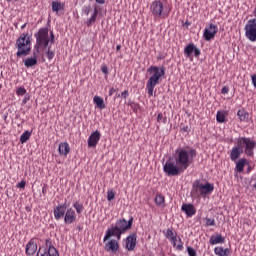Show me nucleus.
<instances>
[{
  "mask_svg": "<svg viewBox=\"0 0 256 256\" xmlns=\"http://www.w3.org/2000/svg\"><path fill=\"white\" fill-rule=\"evenodd\" d=\"M195 157H197V150L190 148L188 151L185 148H180L176 150L174 156L175 162H171V160L166 161L163 166V171L168 177H177L181 175V173H185Z\"/></svg>",
  "mask_w": 256,
  "mask_h": 256,
  "instance_id": "nucleus-1",
  "label": "nucleus"
},
{
  "mask_svg": "<svg viewBox=\"0 0 256 256\" xmlns=\"http://www.w3.org/2000/svg\"><path fill=\"white\" fill-rule=\"evenodd\" d=\"M131 227H133V218H131L129 221L125 219L116 221L115 225L111 226V228L106 231V234L103 238V243H107L110 237H115L118 241H121V236L123 233L129 231Z\"/></svg>",
  "mask_w": 256,
  "mask_h": 256,
  "instance_id": "nucleus-2",
  "label": "nucleus"
},
{
  "mask_svg": "<svg viewBox=\"0 0 256 256\" xmlns=\"http://www.w3.org/2000/svg\"><path fill=\"white\" fill-rule=\"evenodd\" d=\"M147 73H149L150 77L146 83V89L149 97H153L155 87H157V85L163 81V77H165V67L159 68V66H150L147 69Z\"/></svg>",
  "mask_w": 256,
  "mask_h": 256,
  "instance_id": "nucleus-3",
  "label": "nucleus"
},
{
  "mask_svg": "<svg viewBox=\"0 0 256 256\" xmlns=\"http://www.w3.org/2000/svg\"><path fill=\"white\" fill-rule=\"evenodd\" d=\"M35 37H36L35 49L37 53H39V51H45L47 47L52 45L55 39L53 32H50V35H49V28H40L38 30V33L35 34Z\"/></svg>",
  "mask_w": 256,
  "mask_h": 256,
  "instance_id": "nucleus-4",
  "label": "nucleus"
},
{
  "mask_svg": "<svg viewBox=\"0 0 256 256\" xmlns=\"http://www.w3.org/2000/svg\"><path fill=\"white\" fill-rule=\"evenodd\" d=\"M15 47L17 48L16 57H27L31 54V38L29 33H22L16 40Z\"/></svg>",
  "mask_w": 256,
  "mask_h": 256,
  "instance_id": "nucleus-5",
  "label": "nucleus"
},
{
  "mask_svg": "<svg viewBox=\"0 0 256 256\" xmlns=\"http://www.w3.org/2000/svg\"><path fill=\"white\" fill-rule=\"evenodd\" d=\"M237 145L241 149H244V153L248 157H253L255 155V141L249 137H240L237 140Z\"/></svg>",
  "mask_w": 256,
  "mask_h": 256,
  "instance_id": "nucleus-6",
  "label": "nucleus"
},
{
  "mask_svg": "<svg viewBox=\"0 0 256 256\" xmlns=\"http://www.w3.org/2000/svg\"><path fill=\"white\" fill-rule=\"evenodd\" d=\"M150 10L152 12V15L156 17L157 19H165L167 17V12L165 11V6L163 5V2L155 0L152 2L150 6Z\"/></svg>",
  "mask_w": 256,
  "mask_h": 256,
  "instance_id": "nucleus-7",
  "label": "nucleus"
},
{
  "mask_svg": "<svg viewBox=\"0 0 256 256\" xmlns=\"http://www.w3.org/2000/svg\"><path fill=\"white\" fill-rule=\"evenodd\" d=\"M245 37L252 43L256 42V18L248 20L244 27Z\"/></svg>",
  "mask_w": 256,
  "mask_h": 256,
  "instance_id": "nucleus-8",
  "label": "nucleus"
},
{
  "mask_svg": "<svg viewBox=\"0 0 256 256\" xmlns=\"http://www.w3.org/2000/svg\"><path fill=\"white\" fill-rule=\"evenodd\" d=\"M46 249L39 248L37 256H59V252L54 248L51 240H46Z\"/></svg>",
  "mask_w": 256,
  "mask_h": 256,
  "instance_id": "nucleus-9",
  "label": "nucleus"
},
{
  "mask_svg": "<svg viewBox=\"0 0 256 256\" xmlns=\"http://www.w3.org/2000/svg\"><path fill=\"white\" fill-rule=\"evenodd\" d=\"M218 32H219V27L211 23L209 24V27H206L204 29L203 37L205 41H212V39H215V35H217Z\"/></svg>",
  "mask_w": 256,
  "mask_h": 256,
  "instance_id": "nucleus-10",
  "label": "nucleus"
},
{
  "mask_svg": "<svg viewBox=\"0 0 256 256\" xmlns=\"http://www.w3.org/2000/svg\"><path fill=\"white\" fill-rule=\"evenodd\" d=\"M204 184L201 183V181L196 180L193 183L192 190H191V195L195 199H199V197H203L204 195Z\"/></svg>",
  "mask_w": 256,
  "mask_h": 256,
  "instance_id": "nucleus-11",
  "label": "nucleus"
},
{
  "mask_svg": "<svg viewBox=\"0 0 256 256\" xmlns=\"http://www.w3.org/2000/svg\"><path fill=\"white\" fill-rule=\"evenodd\" d=\"M99 141H101V132L96 130L95 132L91 133L88 138V147L95 149Z\"/></svg>",
  "mask_w": 256,
  "mask_h": 256,
  "instance_id": "nucleus-12",
  "label": "nucleus"
},
{
  "mask_svg": "<svg viewBox=\"0 0 256 256\" xmlns=\"http://www.w3.org/2000/svg\"><path fill=\"white\" fill-rule=\"evenodd\" d=\"M194 57H199L201 55V50L195 46V44L190 43L188 44L184 49V55L185 57H191L193 55Z\"/></svg>",
  "mask_w": 256,
  "mask_h": 256,
  "instance_id": "nucleus-13",
  "label": "nucleus"
},
{
  "mask_svg": "<svg viewBox=\"0 0 256 256\" xmlns=\"http://www.w3.org/2000/svg\"><path fill=\"white\" fill-rule=\"evenodd\" d=\"M136 247H137V234H130L126 238V249L128 251H135Z\"/></svg>",
  "mask_w": 256,
  "mask_h": 256,
  "instance_id": "nucleus-14",
  "label": "nucleus"
},
{
  "mask_svg": "<svg viewBox=\"0 0 256 256\" xmlns=\"http://www.w3.org/2000/svg\"><path fill=\"white\" fill-rule=\"evenodd\" d=\"M241 155H243V148L237 144V146H234L230 151V159L233 163H237V159H239Z\"/></svg>",
  "mask_w": 256,
  "mask_h": 256,
  "instance_id": "nucleus-15",
  "label": "nucleus"
},
{
  "mask_svg": "<svg viewBox=\"0 0 256 256\" xmlns=\"http://www.w3.org/2000/svg\"><path fill=\"white\" fill-rule=\"evenodd\" d=\"M169 241L176 251H183V249H185L183 246V240L177 234L173 238H170Z\"/></svg>",
  "mask_w": 256,
  "mask_h": 256,
  "instance_id": "nucleus-16",
  "label": "nucleus"
},
{
  "mask_svg": "<svg viewBox=\"0 0 256 256\" xmlns=\"http://www.w3.org/2000/svg\"><path fill=\"white\" fill-rule=\"evenodd\" d=\"M104 249L107 252L112 251V253H117L119 251V242L115 239L109 240L105 243Z\"/></svg>",
  "mask_w": 256,
  "mask_h": 256,
  "instance_id": "nucleus-17",
  "label": "nucleus"
},
{
  "mask_svg": "<svg viewBox=\"0 0 256 256\" xmlns=\"http://www.w3.org/2000/svg\"><path fill=\"white\" fill-rule=\"evenodd\" d=\"M181 211H183L187 217H193L195 213H197V209L193 204H183L181 207Z\"/></svg>",
  "mask_w": 256,
  "mask_h": 256,
  "instance_id": "nucleus-18",
  "label": "nucleus"
},
{
  "mask_svg": "<svg viewBox=\"0 0 256 256\" xmlns=\"http://www.w3.org/2000/svg\"><path fill=\"white\" fill-rule=\"evenodd\" d=\"M37 253V243L31 239L26 245V255H35Z\"/></svg>",
  "mask_w": 256,
  "mask_h": 256,
  "instance_id": "nucleus-19",
  "label": "nucleus"
},
{
  "mask_svg": "<svg viewBox=\"0 0 256 256\" xmlns=\"http://www.w3.org/2000/svg\"><path fill=\"white\" fill-rule=\"evenodd\" d=\"M77 219V216L75 214V210L68 209L65 214V223H75V220Z\"/></svg>",
  "mask_w": 256,
  "mask_h": 256,
  "instance_id": "nucleus-20",
  "label": "nucleus"
},
{
  "mask_svg": "<svg viewBox=\"0 0 256 256\" xmlns=\"http://www.w3.org/2000/svg\"><path fill=\"white\" fill-rule=\"evenodd\" d=\"M55 219H61L65 217V205H58L54 208Z\"/></svg>",
  "mask_w": 256,
  "mask_h": 256,
  "instance_id": "nucleus-21",
  "label": "nucleus"
},
{
  "mask_svg": "<svg viewBox=\"0 0 256 256\" xmlns=\"http://www.w3.org/2000/svg\"><path fill=\"white\" fill-rule=\"evenodd\" d=\"M237 117L239 118V121H242L244 123L249 122V112H247L245 108H241L238 110Z\"/></svg>",
  "mask_w": 256,
  "mask_h": 256,
  "instance_id": "nucleus-22",
  "label": "nucleus"
},
{
  "mask_svg": "<svg viewBox=\"0 0 256 256\" xmlns=\"http://www.w3.org/2000/svg\"><path fill=\"white\" fill-rule=\"evenodd\" d=\"M221 243H225V237L223 235L217 234L210 237V245H219Z\"/></svg>",
  "mask_w": 256,
  "mask_h": 256,
  "instance_id": "nucleus-23",
  "label": "nucleus"
},
{
  "mask_svg": "<svg viewBox=\"0 0 256 256\" xmlns=\"http://www.w3.org/2000/svg\"><path fill=\"white\" fill-rule=\"evenodd\" d=\"M23 63L25 65V67H27L28 69L31 67H35V65H37V57H28L26 59L23 60Z\"/></svg>",
  "mask_w": 256,
  "mask_h": 256,
  "instance_id": "nucleus-24",
  "label": "nucleus"
},
{
  "mask_svg": "<svg viewBox=\"0 0 256 256\" xmlns=\"http://www.w3.org/2000/svg\"><path fill=\"white\" fill-rule=\"evenodd\" d=\"M245 165H247V159L241 158L239 161L236 162V171L238 173H243Z\"/></svg>",
  "mask_w": 256,
  "mask_h": 256,
  "instance_id": "nucleus-25",
  "label": "nucleus"
},
{
  "mask_svg": "<svg viewBox=\"0 0 256 256\" xmlns=\"http://www.w3.org/2000/svg\"><path fill=\"white\" fill-rule=\"evenodd\" d=\"M214 253L217 256H229L230 251L228 248L224 249L223 247L220 246L214 248Z\"/></svg>",
  "mask_w": 256,
  "mask_h": 256,
  "instance_id": "nucleus-26",
  "label": "nucleus"
},
{
  "mask_svg": "<svg viewBox=\"0 0 256 256\" xmlns=\"http://www.w3.org/2000/svg\"><path fill=\"white\" fill-rule=\"evenodd\" d=\"M154 201L157 207H165V196H163L162 194H157L154 198Z\"/></svg>",
  "mask_w": 256,
  "mask_h": 256,
  "instance_id": "nucleus-27",
  "label": "nucleus"
},
{
  "mask_svg": "<svg viewBox=\"0 0 256 256\" xmlns=\"http://www.w3.org/2000/svg\"><path fill=\"white\" fill-rule=\"evenodd\" d=\"M93 101L96 104V107H98V109H105V100H103L102 97L94 96Z\"/></svg>",
  "mask_w": 256,
  "mask_h": 256,
  "instance_id": "nucleus-28",
  "label": "nucleus"
},
{
  "mask_svg": "<svg viewBox=\"0 0 256 256\" xmlns=\"http://www.w3.org/2000/svg\"><path fill=\"white\" fill-rule=\"evenodd\" d=\"M215 190V186L209 182H207L206 184H204V195H209L211 193H213V191Z\"/></svg>",
  "mask_w": 256,
  "mask_h": 256,
  "instance_id": "nucleus-29",
  "label": "nucleus"
},
{
  "mask_svg": "<svg viewBox=\"0 0 256 256\" xmlns=\"http://www.w3.org/2000/svg\"><path fill=\"white\" fill-rule=\"evenodd\" d=\"M216 121L218 123H225L227 121V116L225 115V112L218 111L216 114Z\"/></svg>",
  "mask_w": 256,
  "mask_h": 256,
  "instance_id": "nucleus-30",
  "label": "nucleus"
},
{
  "mask_svg": "<svg viewBox=\"0 0 256 256\" xmlns=\"http://www.w3.org/2000/svg\"><path fill=\"white\" fill-rule=\"evenodd\" d=\"M164 235L166 239H168L169 241L170 239H173V237L177 235V232L173 230V228H168L166 231H164Z\"/></svg>",
  "mask_w": 256,
  "mask_h": 256,
  "instance_id": "nucleus-31",
  "label": "nucleus"
},
{
  "mask_svg": "<svg viewBox=\"0 0 256 256\" xmlns=\"http://www.w3.org/2000/svg\"><path fill=\"white\" fill-rule=\"evenodd\" d=\"M97 15H99V10H97V8L94 9V14L92 15V17L90 19H88L87 21V26L91 27V25H93V23H95V21H97Z\"/></svg>",
  "mask_w": 256,
  "mask_h": 256,
  "instance_id": "nucleus-32",
  "label": "nucleus"
},
{
  "mask_svg": "<svg viewBox=\"0 0 256 256\" xmlns=\"http://www.w3.org/2000/svg\"><path fill=\"white\" fill-rule=\"evenodd\" d=\"M31 139V132L29 130H26L21 136H20V143H27Z\"/></svg>",
  "mask_w": 256,
  "mask_h": 256,
  "instance_id": "nucleus-33",
  "label": "nucleus"
},
{
  "mask_svg": "<svg viewBox=\"0 0 256 256\" xmlns=\"http://www.w3.org/2000/svg\"><path fill=\"white\" fill-rule=\"evenodd\" d=\"M52 11L54 13H59V11H61V3L57 2V1H53L52 2Z\"/></svg>",
  "mask_w": 256,
  "mask_h": 256,
  "instance_id": "nucleus-34",
  "label": "nucleus"
},
{
  "mask_svg": "<svg viewBox=\"0 0 256 256\" xmlns=\"http://www.w3.org/2000/svg\"><path fill=\"white\" fill-rule=\"evenodd\" d=\"M73 206H74V208L76 209V212H77L78 214L83 213V204H81V203H79V202H75Z\"/></svg>",
  "mask_w": 256,
  "mask_h": 256,
  "instance_id": "nucleus-35",
  "label": "nucleus"
},
{
  "mask_svg": "<svg viewBox=\"0 0 256 256\" xmlns=\"http://www.w3.org/2000/svg\"><path fill=\"white\" fill-rule=\"evenodd\" d=\"M47 53H46V57L47 59H49L50 61L53 59V57H55V53L53 51H51V46L47 47Z\"/></svg>",
  "mask_w": 256,
  "mask_h": 256,
  "instance_id": "nucleus-36",
  "label": "nucleus"
},
{
  "mask_svg": "<svg viewBox=\"0 0 256 256\" xmlns=\"http://www.w3.org/2000/svg\"><path fill=\"white\" fill-rule=\"evenodd\" d=\"M25 93H27V90L24 87H19L16 91V95H18V97H23Z\"/></svg>",
  "mask_w": 256,
  "mask_h": 256,
  "instance_id": "nucleus-37",
  "label": "nucleus"
},
{
  "mask_svg": "<svg viewBox=\"0 0 256 256\" xmlns=\"http://www.w3.org/2000/svg\"><path fill=\"white\" fill-rule=\"evenodd\" d=\"M206 227H215V220L214 218H206Z\"/></svg>",
  "mask_w": 256,
  "mask_h": 256,
  "instance_id": "nucleus-38",
  "label": "nucleus"
},
{
  "mask_svg": "<svg viewBox=\"0 0 256 256\" xmlns=\"http://www.w3.org/2000/svg\"><path fill=\"white\" fill-rule=\"evenodd\" d=\"M157 122L165 124V123H167V117H163V115L161 113H159L157 116Z\"/></svg>",
  "mask_w": 256,
  "mask_h": 256,
  "instance_id": "nucleus-39",
  "label": "nucleus"
},
{
  "mask_svg": "<svg viewBox=\"0 0 256 256\" xmlns=\"http://www.w3.org/2000/svg\"><path fill=\"white\" fill-rule=\"evenodd\" d=\"M115 199V191L110 190L107 192V200L108 201H113Z\"/></svg>",
  "mask_w": 256,
  "mask_h": 256,
  "instance_id": "nucleus-40",
  "label": "nucleus"
},
{
  "mask_svg": "<svg viewBox=\"0 0 256 256\" xmlns=\"http://www.w3.org/2000/svg\"><path fill=\"white\" fill-rule=\"evenodd\" d=\"M58 151H59L60 155H64L65 154V143H61L59 145Z\"/></svg>",
  "mask_w": 256,
  "mask_h": 256,
  "instance_id": "nucleus-41",
  "label": "nucleus"
},
{
  "mask_svg": "<svg viewBox=\"0 0 256 256\" xmlns=\"http://www.w3.org/2000/svg\"><path fill=\"white\" fill-rule=\"evenodd\" d=\"M187 251L189 256H197V252L192 247H188Z\"/></svg>",
  "mask_w": 256,
  "mask_h": 256,
  "instance_id": "nucleus-42",
  "label": "nucleus"
},
{
  "mask_svg": "<svg viewBox=\"0 0 256 256\" xmlns=\"http://www.w3.org/2000/svg\"><path fill=\"white\" fill-rule=\"evenodd\" d=\"M101 71L102 73H104V75H109V69L107 68L106 65L101 67Z\"/></svg>",
  "mask_w": 256,
  "mask_h": 256,
  "instance_id": "nucleus-43",
  "label": "nucleus"
},
{
  "mask_svg": "<svg viewBox=\"0 0 256 256\" xmlns=\"http://www.w3.org/2000/svg\"><path fill=\"white\" fill-rule=\"evenodd\" d=\"M227 93H229V87L224 86L221 90V94L222 95H227Z\"/></svg>",
  "mask_w": 256,
  "mask_h": 256,
  "instance_id": "nucleus-44",
  "label": "nucleus"
},
{
  "mask_svg": "<svg viewBox=\"0 0 256 256\" xmlns=\"http://www.w3.org/2000/svg\"><path fill=\"white\" fill-rule=\"evenodd\" d=\"M121 97H123V99H127V97H129V90H125L121 93Z\"/></svg>",
  "mask_w": 256,
  "mask_h": 256,
  "instance_id": "nucleus-45",
  "label": "nucleus"
},
{
  "mask_svg": "<svg viewBox=\"0 0 256 256\" xmlns=\"http://www.w3.org/2000/svg\"><path fill=\"white\" fill-rule=\"evenodd\" d=\"M25 185H26V182L22 180L20 183H18L17 187L19 189H25Z\"/></svg>",
  "mask_w": 256,
  "mask_h": 256,
  "instance_id": "nucleus-46",
  "label": "nucleus"
},
{
  "mask_svg": "<svg viewBox=\"0 0 256 256\" xmlns=\"http://www.w3.org/2000/svg\"><path fill=\"white\" fill-rule=\"evenodd\" d=\"M84 13H85V15H89V13H91V7L90 6L85 7Z\"/></svg>",
  "mask_w": 256,
  "mask_h": 256,
  "instance_id": "nucleus-47",
  "label": "nucleus"
},
{
  "mask_svg": "<svg viewBox=\"0 0 256 256\" xmlns=\"http://www.w3.org/2000/svg\"><path fill=\"white\" fill-rule=\"evenodd\" d=\"M115 88H111L108 92L109 97H112V95L116 92Z\"/></svg>",
  "mask_w": 256,
  "mask_h": 256,
  "instance_id": "nucleus-48",
  "label": "nucleus"
},
{
  "mask_svg": "<svg viewBox=\"0 0 256 256\" xmlns=\"http://www.w3.org/2000/svg\"><path fill=\"white\" fill-rule=\"evenodd\" d=\"M70 148H69V144L65 143V155H67V153H69Z\"/></svg>",
  "mask_w": 256,
  "mask_h": 256,
  "instance_id": "nucleus-49",
  "label": "nucleus"
},
{
  "mask_svg": "<svg viewBox=\"0 0 256 256\" xmlns=\"http://www.w3.org/2000/svg\"><path fill=\"white\" fill-rule=\"evenodd\" d=\"M252 83L256 89V74L252 76Z\"/></svg>",
  "mask_w": 256,
  "mask_h": 256,
  "instance_id": "nucleus-50",
  "label": "nucleus"
},
{
  "mask_svg": "<svg viewBox=\"0 0 256 256\" xmlns=\"http://www.w3.org/2000/svg\"><path fill=\"white\" fill-rule=\"evenodd\" d=\"M99 5H105V0H95Z\"/></svg>",
  "mask_w": 256,
  "mask_h": 256,
  "instance_id": "nucleus-51",
  "label": "nucleus"
},
{
  "mask_svg": "<svg viewBox=\"0 0 256 256\" xmlns=\"http://www.w3.org/2000/svg\"><path fill=\"white\" fill-rule=\"evenodd\" d=\"M116 51H121V45L116 46Z\"/></svg>",
  "mask_w": 256,
  "mask_h": 256,
  "instance_id": "nucleus-52",
  "label": "nucleus"
},
{
  "mask_svg": "<svg viewBox=\"0 0 256 256\" xmlns=\"http://www.w3.org/2000/svg\"><path fill=\"white\" fill-rule=\"evenodd\" d=\"M254 17H256V8L254 9Z\"/></svg>",
  "mask_w": 256,
  "mask_h": 256,
  "instance_id": "nucleus-53",
  "label": "nucleus"
},
{
  "mask_svg": "<svg viewBox=\"0 0 256 256\" xmlns=\"http://www.w3.org/2000/svg\"><path fill=\"white\" fill-rule=\"evenodd\" d=\"M42 191H43V193H45V188H43V190H42Z\"/></svg>",
  "mask_w": 256,
  "mask_h": 256,
  "instance_id": "nucleus-54",
  "label": "nucleus"
},
{
  "mask_svg": "<svg viewBox=\"0 0 256 256\" xmlns=\"http://www.w3.org/2000/svg\"><path fill=\"white\" fill-rule=\"evenodd\" d=\"M42 191H43V193H45V188H43V190H42Z\"/></svg>",
  "mask_w": 256,
  "mask_h": 256,
  "instance_id": "nucleus-55",
  "label": "nucleus"
},
{
  "mask_svg": "<svg viewBox=\"0 0 256 256\" xmlns=\"http://www.w3.org/2000/svg\"><path fill=\"white\" fill-rule=\"evenodd\" d=\"M24 27H25V24L22 26V29H24Z\"/></svg>",
  "mask_w": 256,
  "mask_h": 256,
  "instance_id": "nucleus-56",
  "label": "nucleus"
}]
</instances>
